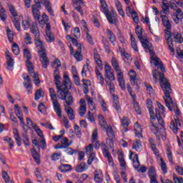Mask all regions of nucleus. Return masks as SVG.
I'll return each instance as SVG.
<instances>
[{"instance_id":"obj_16","label":"nucleus","mask_w":183,"mask_h":183,"mask_svg":"<svg viewBox=\"0 0 183 183\" xmlns=\"http://www.w3.org/2000/svg\"><path fill=\"white\" fill-rule=\"evenodd\" d=\"M54 65H56V66L54 71V73H53L54 78V79H56V78L57 76V79H61V73L59 72V68H61V66L62 65L61 64V61H59V59H56L54 61Z\"/></svg>"},{"instance_id":"obj_47","label":"nucleus","mask_w":183,"mask_h":183,"mask_svg":"<svg viewBox=\"0 0 183 183\" xmlns=\"http://www.w3.org/2000/svg\"><path fill=\"white\" fill-rule=\"evenodd\" d=\"M59 169H60L61 172H68L69 171H72V166L70 164H61L59 167Z\"/></svg>"},{"instance_id":"obj_64","label":"nucleus","mask_w":183,"mask_h":183,"mask_svg":"<svg viewBox=\"0 0 183 183\" xmlns=\"http://www.w3.org/2000/svg\"><path fill=\"white\" fill-rule=\"evenodd\" d=\"M173 179L175 183H183V178L178 177L176 174H173Z\"/></svg>"},{"instance_id":"obj_24","label":"nucleus","mask_w":183,"mask_h":183,"mask_svg":"<svg viewBox=\"0 0 183 183\" xmlns=\"http://www.w3.org/2000/svg\"><path fill=\"white\" fill-rule=\"evenodd\" d=\"M79 115L80 117H84L86 112V102L84 99H80V107H79Z\"/></svg>"},{"instance_id":"obj_27","label":"nucleus","mask_w":183,"mask_h":183,"mask_svg":"<svg viewBox=\"0 0 183 183\" xmlns=\"http://www.w3.org/2000/svg\"><path fill=\"white\" fill-rule=\"evenodd\" d=\"M147 174L150 180L157 179V169L155 168V167L152 166L149 167Z\"/></svg>"},{"instance_id":"obj_31","label":"nucleus","mask_w":183,"mask_h":183,"mask_svg":"<svg viewBox=\"0 0 183 183\" xmlns=\"http://www.w3.org/2000/svg\"><path fill=\"white\" fill-rule=\"evenodd\" d=\"M117 154L120 167L125 168L127 167V162H125V159H124V152L121 150H118Z\"/></svg>"},{"instance_id":"obj_15","label":"nucleus","mask_w":183,"mask_h":183,"mask_svg":"<svg viewBox=\"0 0 183 183\" xmlns=\"http://www.w3.org/2000/svg\"><path fill=\"white\" fill-rule=\"evenodd\" d=\"M61 144H57L55 146V149H64L68 148L71 143H69V139L67 137H63L60 141Z\"/></svg>"},{"instance_id":"obj_4","label":"nucleus","mask_w":183,"mask_h":183,"mask_svg":"<svg viewBox=\"0 0 183 183\" xmlns=\"http://www.w3.org/2000/svg\"><path fill=\"white\" fill-rule=\"evenodd\" d=\"M40 37H35L34 42L36 45V48L39 49L38 54L40 58V61L42 64L43 68L46 69L48 68V65H49V60L48 59V56H46V49L45 46H44V43L41 39Z\"/></svg>"},{"instance_id":"obj_50","label":"nucleus","mask_w":183,"mask_h":183,"mask_svg":"<svg viewBox=\"0 0 183 183\" xmlns=\"http://www.w3.org/2000/svg\"><path fill=\"white\" fill-rule=\"evenodd\" d=\"M162 11H160V15H162V14H167V12L169 11V4L163 1L162 3Z\"/></svg>"},{"instance_id":"obj_46","label":"nucleus","mask_w":183,"mask_h":183,"mask_svg":"<svg viewBox=\"0 0 183 183\" xmlns=\"http://www.w3.org/2000/svg\"><path fill=\"white\" fill-rule=\"evenodd\" d=\"M46 41L51 44V42H54L55 41V37L51 31H46Z\"/></svg>"},{"instance_id":"obj_14","label":"nucleus","mask_w":183,"mask_h":183,"mask_svg":"<svg viewBox=\"0 0 183 183\" xmlns=\"http://www.w3.org/2000/svg\"><path fill=\"white\" fill-rule=\"evenodd\" d=\"M102 149L104 158L107 159L109 164H114L112 156H111V153H109V151L108 150V147H107V144L105 143H102Z\"/></svg>"},{"instance_id":"obj_34","label":"nucleus","mask_w":183,"mask_h":183,"mask_svg":"<svg viewBox=\"0 0 183 183\" xmlns=\"http://www.w3.org/2000/svg\"><path fill=\"white\" fill-rule=\"evenodd\" d=\"M130 41H131V46L132 49L135 51V52H138V44L137 43V40L134 35H132V32L130 31Z\"/></svg>"},{"instance_id":"obj_23","label":"nucleus","mask_w":183,"mask_h":183,"mask_svg":"<svg viewBox=\"0 0 183 183\" xmlns=\"http://www.w3.org/2000/svg\"><path fill=\"white\" fill-rule=\"evenodd\" d=\"M119 49L123 60L126 62V64H131V62H132V56H131L129 54L125 52V50L122 49L121 47H119Z\"/></svg>"},{"instance_id":"obj_30","label":"nucleus","mask_w":183,"mask_h":183,"mask_svg":"<svg viewBox=\"0 0 183 183\" xmlns=\"http://www.w3.org/2000/svg\"><path fill=\"white\" fill-rule=\"evenodd\" d=\"M118 78V82L120 88L122 89V91H125L127 89V87H125V80L124 79V73H119L117 74Z\"/></svg>"},{"instance_id":"obj_6","label":"nucleus","mask_w":183,"mask_h":183,"mask_svg":"<svg viewBox=\"0 0 183 183\" xmlns=\"http://www.w3.org/2000/svg\"><path fill=\"white\" fill-rule=\"evenodd\" d=\"M156 115L155 118L157 119V128L155 130V132H152L156 136L157 141L161 139V137H164L165 135V122H164V119L161 117V112H159V109H156Z\"/></svg>"},{"instance_id":"obj_38","label":"nucleus","mask_w":183,"mask_h":183,"mask_svg":"<svg viewBox=\"0 0 183 183\" xmlns=\"http://www.w3.org/2000/svg\"><path fill=\"white\" fill-rule=\"evenodd\" d=\"M21 77L23 78V79H24V81L23 82V85L24 86H29L31 85H32V81H31V78H29V75L26 74H23Z\"/></svg>"},{"instance_id":"obj_18","label":"nucleus","mask_w":183,"mask_h":183,"mask_svg":"<svg viewBox=\"0 0 183 183\" xmlns=\"http://www.w3.org/2000/svg\"><path fill=\"white\" fill-rule=\"evenodd\" d=\"M53 104V108L54 109V112L56 114L59 118H62V108L61 107V104L56 100L54 102H51Z\"/></svg>"},{"instance_id":"obj_61","label":"nucleus","mask_w":183,"mask_h":183,"mask_svg":"<svg viewBox=\"0 0 183 183\" xmlns=\"http://www.w3.org/2000/svg\"><path fill=\"white\" fill-rule=\"evenodd\" d=\"M9 9L10 14H11L14 18H16V16H18V13L16 12V10H15V7H14L13 5H9Z\"/></svg>"},{"instance_id":"obj_48","label":"nucleus","mask_w":183,"mask_h":183,"mask_svg":"<svg viewBox=\"0 0 183 183\" xmlns=\"http://www.w3.org/2000/svg\"><path fill=\"white\" fill-rule=\"evenodd\" d=\"M49 91L51 102L58 101V97H56V92H55V89L54 88H50Z\"/></svg>"},{"instance_id":"obj_49","label":"nucleus","mask_w":183,"mask_h":183,"mask_svg":"<svg viewBox=\"0 0 183 183\" xmlns=\"http://www.w3.org/2000/svg\"><path fill=\"white\" fill-rule=\"evenodd\" d=\"M134 134L138 138H142V128L139 124L135 126Z\"/></svg>"},{"instance_id":"obj_22","label":"nucleus","mask_w":183,"mask_h":183,"mask_svg":"<svg viewBox=\"0 0 183 183\" xmlns=\"http://www.w3.org/2000/svg\"><path fill=\"white\" fill-rule=\"evenodd\" d=\"M106 31L108 39L113 46H115V42H117V36H115V34H114L109 29H107Z\"/></svg>"},{"instance_id":"obj_12","label":"nucleus","mask_w":183,"mask_h":183,"mask_svg":"<svg viewBox=\"0 0 183 183\" xmlns=\"http://www.w3.org/2000/svg\"><path fill=\"white\" fill-rule=\"evenodd\" d=\"M164 38L167 41V45L169 46V51L172 52V54L175 53V49H174V44L172 41V36L171 35V31L168 30L164 31Z\"/></svg>"},{"instance_id":"obj_63","label":"nucleus","mask_w":183,"mask_h":183,"mask_svg":"<svg viewBox=\"0 0 183 183\" xmlns=\"http://www.w3.org/2000/svg\"><path fill=\"white\" fill-rule=\"evenodd\" d=\"M2 178L4 179L6 183L11 182V178L8 175V173H6V172L5 171L2 172Z\"/></svg>"},{"instance_id":"obj_8","label":"nucleus","mask_w":183,"mask_h":183,"mask_svg":"<svg viewBox=\"0 0 183 183\" xmlns=\"http://www.w3.org/2000/svg\"><path fill=\"white\" fill-rule=\"evenodd\" d=\"M100 11L104 14L107 21L109 22V24H115L114 17H112V13H111L108 9V4H107V1L105 0H100Z\"/></svg>"},{"instance_id":"obj_44","label":"nucleus","mask_w":183,"mask_h":183,"mask_svg":"<svg viewBox=\"0 0 183 183\" xmlns=\"http://www.w3.org/2000/svg\"><path fill=\"white\" fill-rule=\"evenodd\" d=\"M132 148H133V149H135L136 151L141 152V149H142V144H141V140L136 139L133 142Z\"/></svg>"},{"instance_id":"obj_35","label":"nucleus","mask_w":183,"mask_h":183,"mask_svg":"<svg viewBox=\"0 0 183 183\" xmlns=\"http://www.w3.org/2000/svg\"><path fill=\"white\" fill-rule=\"evenodd\" d=\"M83 82V92L85 95L89 92V88L88 86H91V81L82 79Z\"/></svg>"},{"instance_id":"obj_42","label":"nucleus","mask_w":183,"mask_h":183,"mask_svg":"<svg viewBox=\"0 0 183 183\" xmlns=\"http://www.w3.org/2000/svg\"><path fill=\"white\" fill-rule=\"evenodd\" d=\"M113 95V104H114V107L117 111H121V107H119V99L118 98V96H115V94H112Z\"/></svg>"},{"instance_id":"obj_21","label":"nucleus","mask_w":183,"mask_h":183,"mask_svg":"<svg viewBox=\"0 0 183 183\" xmlns=\"http://www.w3.org/2000/svg\"><path fill=\"white\" fill-rule=\"evenodd\" d=\"M94 58L97 66L102 71L104 69V64H102V60H101V56L97 50L94 51Z\"/></svg>"},{"instance_id":"obj_51","label":"nucleus","mask_w":183,"mask_h":183,"mask_svg":"<svg viewBox=\"0 0 183 183\" xmlns=\"http://www.w3.org/2000/svg\"><path fill=\"white\" fill-rule=\"evenodd\" d=\"M122 125L124 127V132H127L128 131V129H126L129 125V119L127 117H124L122 120Z\"/></svg>"},{"instance_id":"obj_53","label":"nucleus","mask_w":183,"mask_h":183,"mask_svg":"<svg viewBox=\"0 0 183 183\" xmlns=\"http://www.w3.org/2000/svg\"><path fill=\"white\" fill-rule=\"evenodd\" d=\"M160 167L163 174H167V172H168V167H167V163H165V162L162 159H160Z\"/></svg>"},{"instance_id":"obj_40","label":"nucleus","mask_w":183,"mask_h":183,"mask_svg":"<svg viewBox=\"0 0 183 183\" xmlns=\"http://www.w3.org/2000/svg\"><path fill=\"white\" fill-rule=\"evenodd\" d=\"M63 101H65L67 107H71L74 104V97L71 95V93H68L65 97V99H63Z\"/></svg>"},{"instance_id":"obj_1","label":"nucleus","mask_w":183,"mask_h":183,"mask_svg":"<svg viewBox=\"0 0 183 183\" xmlns=\"http://www.w3.org/2000/svg\"><path fill=\"white\" fill-rule=\"evenodd\" d=\"M54 84L57 89V97L59 99H65L67 94L69 92V88L72 86V83H71V79L68 74L64 75L63 84L61 85V79H58V76L54 79Z\"/></svg>"},{"instance_id":"obj_58","label":"nucleus","mask_w":183,"mask_h":183,"mask_svg":"<svg viewBox=\"0 0 183 183\" xmlns=\"http://www.w3.org/2000/svg\"><path fill=\"white\" fill-rule=\"evenodd\" d=\"M21 26H23L24 31H28V29L31 26V24H29V19H27L26 20H23L21 22Z\"/></svg>"},{"instance_id":"obj_28","label":"nucleus","mask_w":183,"mask_h":183,"mask_svg":"<svg viewBox=\"0 0 183 183\" xmlns=\"http://www.w3.org/2000/svg\"><path fill=\"white\" fill-rule=\"evenodd\" d=\"M178 127H181V122H179V119H175V122L174 121L170 123V129L173 131L174 134L178 132Z\"/></svg>"},{"instance_id":"obj_60","label":"nucleus","mask_w":183,"mask_h":183,"mask_svg":"<svg viewBox=\"0 0 183 183\" xmlns=\"http://www.w3.org/2000/svg\"><path fill=\"white\" fill-rule=\"evenodd\" d=\"M6 32H7V38L9 42H14V33L10 30L9 27L6 29Z\"/></svg>"},{"instance_id":"obj_17","label":"nucleus","mask_w":183,"mask_h":183,"mask_svg":"<svg viewBox=\"0 0 183 183\" xmlns=\"http://www.w3.org/2000/svg\"><path fill=\"white\" fill-rule=\"evenodd\" d=\"M142 46L146 52H149L150 55H155L154 46H152V44H151L149 41H143V44H142Z\"/></svg>"},{"instance_id":"obj_39","label":"nucleus","mask_w":183,"mask_h":183,"mask_svg":"<svg viewBox=\"0 0 183 183\" xmlns=\"http://www.w3.org/2000/svg\"><path fill=\"white\" fill-rule=\"evenodd\" d=\"M89 59H87L86 61V65L83 66V69L81 70V76H83V78H86V71H89Z\"/></svg>"},{"instance_id":"obj_5","label":"nucleus","mask_w":183,"mask_h":183,"mask_svg":"<svg viewBox=\"0 0 183 183\" xmlns=\"http://www.w3.org/2000/svg\"><path fill=\"white\" fill-rule=\"evenodd\" d=\"M104 78L107 86L110 91L111 94H114L115 92V84H114L115 81V74H114V69L109 66V64L104 65Z\"/></svg>"},{"instance_id":"obj_32","label":"nucleus","mask_w":183,"mask_h":183,"mask_svg":"<svg viewBox=\"0 0 183 183\" xmlns=\"http://www.w3.org/2000/svg\"><path fill=\"white\" fill-rule=\"evenodd\" d=\"M107 135L109 138H110L111 142H112V139H115V133H114V129H112V127L109 125L106 129Z\"/></svg>"},{"instance_id":"obj_26","label":"nucleus","mask_w":183,"mask_h":183,"mask_svg":"<svg viewBox=\"0 0 183 183\" xmlns=\"http://www.w3.org/2000/svg\"><path fill=\"white\" fill-rule=\"evenodd\" d=\"M94 181L96 183H102V181H104V174H102V171L99 169L95 170Z\"/></svg>"},{"instance_id":"obj_45","label":"nucleus","mask_w":183,"mask_h":183,"mask_svg":"<svg viewBox=\"0 0 183 183\" xmlns=\"http://www.w3.org/2000/svg\"><path fill=\"white\" fill-rule=\"evenodd\" d=\"M86 169H88V167H86V163L85 162H81L76 167V172H84V171H86Z\"/></svg>"},{"instance_id":"obj_2","label":"nucleus","mask_w":183,"mask_h":183,"mask_svg":"<svg viewBox=\"0 0 183 183\" xmlns=\"http://www.w3.org/2000/svg\"><path fill=\"white\" fill-rule=\"evenodd\" d=\"M152 61H153V64H154L155 66H157L158 69H160L161 72L158 71V70L154 69L152 71V75L153 79L157 84L158 82V74L159 76V81L160 84H169L167 81V78H165V74H164V72H165V67H164V64H162V61L158 58L157 56L153 58L151 57Z\"/></svg>"},{"instance_id":"obj_25","label":"nucleus","mask_w":183,"mask_h":183,"mask_svg":"<svg viewBox=\"0 0 183 183\" xmlns=\"http://www.w3.org/2000/svg\"><path fill=\"white\" fill-rule=\"evenodd\" d=\"M111 62L112 66H113L114 71H116L117 75H119V74H124L121 69H119V63L118 62V60H117V58L112 57Z\"/></svg>"},{"instance_id":"obj_41","label":"nucleus","mask_w":183,"mask_h":183,"mask_svg":"<svg viewBox=\"0 0 183 183\" xmlns=\"http://www.w3.org/2000/svg\"><path fill=\"white\" fill-rule=\"evenodd\" d=\"M29 74H30L32 78H34L33 82L34 84H35V85H39V84H41V80H39V79L38 78L39 76L38 73H35L34 69H33L32 73L29 72Z\"/></svg>"},{"instance_id":"obj_3","label":"nucleus","mask_w":183,"mask_h":183,"mask_svg":"<svg viewBox=\"0 0 183 183\" xmlns=\"http://www.w3.org/2000/svg\"><path fill=\"white\" fill-rule=\"evenodd\" d=\"M160 86L162 91L164 93V99L166 103V107L169 109V111H175L178 108L177 104L174 103L172 100V97H171V94L172 92V89H171V84L169 83H164L160 84Z\"/></svg>"},{"instance_id":"obj_36","label":"nucleus","mask_w":183,"mask_h":183,"mask_svg":"<svg viewBox=\"0 0 183 183\" xmlns=\"http://www.w3.org/2000/svg\"><path fill=\"white\" fill-rule=\"evenodd\" d=\"M13 134L14 139H16V144L18 147H21L22 145V142H21V137L19 136V132H18V129H14L13 130Z\"/></svg>"},{"instance_id":"obj_29","label":"nucleus","mask_w":183,"mask_h":183,"mask_svg":"<svg viewBox=\"0 0 183 183\" xmlns=\"http://www.w3.org/2000/svg\"><path fill=\"white\" fill-rule=\"evenodd\" d=\"M30 151L36 164L39 165L41 164V155H39V153L36 152V149H35V148L31 149Z\"/></svg>"},{"instance_id":"obj_52","label":"nucleus","mask_w":183,"mask_h":183,"mask_svg":"<svg viewBox=\"0 0 183 183\" xmlns=\"http://www.w3.org/2000/svg\"><path fill=\"white\" fill-rule=\"evenodd\" d=\"M14 108H15L14 112H15V114H16L17 118H19V119L20 121H21V118L22 119H24V117H23L24 114H22V112H21V110L19 109V106L18 104H16V105L14 106Z\"/></svg>"},{"instance_id":"obj_56","label":"nucleus","mask_w":183,"mask_h":183,"mask_svg":"<svg viewBox=\"0 0 183 183\" xmlns=\"http://www.w3.org/2000/svg\"><path fill=\"white\" fill-rule=\"evenodd\" d=\"M87 104L90 111H95L96 107L94 103V100L92 98H87Z\"/></svg>"},{"instance_id":"obj_11","label":"nucleus","mask_w":183,"mask_h":183,"mask_svg":"<svg viewBox=\"0 0 183 183\" xmlns=\"http://www.w3.org/2000/svg\"><path fill=\"white\" fill-rule=\"evenodd\" d=\"M149 115H150V122L152 124L149 125V129L152 132H155L157 128H158V123L157 122V119L154 116V110L152 107H148Z\"/></svg>"},{"instance_id":"obj_59","label":"nucleus","mask_w":183,"mask_h":183,"mask_svg":"<svg viewBox=\"0 0 183 183\" xmlns=\"http://www.w3.org/2000/svg\"><path fill=\"white\" fill-rule=\"evenodd\" d=\"M13 24L16 31H19V32H21V23L19 22V20H18L16 18H14L13 19Z\"/></svg>"},{"instance_id":"obj_57","label":"nucleus","mask_w":183,"mask_h":183,"mask_svg":"<svg viewBox=\"0 0 183 183\" xmlns=\"http://www.w3.org/2000/svg\"><path fill=\"white\" fill-rule=\"evenodd\" d=\"M133 167L134 168H139L141 164L139 163V159L138 158V154H135L133 159Z\"/></svg>"},{"instance_id":"obj_20","label":"nucleus","mask_w":183,"mask_h":183,"mask_svg":"<svg viewBox=\"0 0 183 183\" xmlns=\"http://www.w3.org/2000/svg\"><path fill=\"white\" fill-rule=\"evenodd\" d=\"M144 29H142L139 25H137L136 26V34L137 35L138 39H139L142 45H143V43L145 42V41H148L147 39H144Z\"/></svg>"},{"instance_id":"obj_33","label":"nucleus","mask_w":183,"mask_h":183,"mask_svg":"<svg viewBox=\"0 0 183 183\" xmlns=\"http://www.w3.org/2000/svg\"><path fill=\"white\" fill-rule=\"evenodd\" d=\"M65 111L71 121L75 119V115L74 114V109L71 107H68L64 104Z\"/></svg>"},{"instance_id":"obj_37","label":"nucleus","mask_w":183,"mask_h":183,"mask_svg":"<svg viewBox=\"0 0 183 183\" xmlns=\"http://www.w3.org/2000/svg\"><path fill=\"white\" fill-rule=\"evenodd\" d=\"M102 42L103 44V46L104 48V50L107 53V54H111V43H109V41H108L107 39H103L102 40Z\"/></svg>"},{"instance_id":"obj_55","label":"nucleus","mask_w":183,"mask_h":183,"mask_svg":"<svg viewBox=\"0 0 183 183\" xmlns=\"http://www.w3.org/2000/svg\"><path fill=\"white\" fill-rule=\"evenodd\" d=\"M37 148L39 151V149H41V148L44 150L46 149V141L45 140V139H42L39 141Z\"/></svg>"},{"instance_id":"obj_10","label":"nucleus","mask_w":183,"mask_h":183,"mask_svg":"<svg viewBox=\"0 0 183 183\" xmlns=\"http://www.w3.org/2000/svg\"><path fill=\"white\" fill-rule=\"evenodd\" d=\"M39 0H34V4L31 6V12L34 19L39 21L41 19V11L39 9H41L42 6H41V2L38 1Z\"/></svg>"},{"instance_id":"obj_62","label":"nucleus","mask_w":183,"mask_h":183,"mask_svg":"<svg viewBox=\"0 0 183 183\" xmlns=\"http://www.w3.org/2000/svg\"><path fill=\"white\" fill-rule=\"evenodd\" d=\"M12 51L14 55H19V46L17 44L14 43L12 45Z\"/></svg>"},{"instance_id":"obj_19","label":"nucleus","mask_w":183,"mask_h":183,"mask_svg":"<svg viewBox=\"0 0 183 183\" xmlns=\"http://www.w3.org/2000/svg\"><path fill=\"white\" fill-rule=\"evenodd\" d=\"M29 28L31 34L34 35V38H39L41 36V34H39V29L38 28V24H36V22H33Z\"/></svg>"},{"instance_id":"obj_13","label":"nucleus","mask_w":183,"mask_h":183,"mask_svg":"<svg viewBox=\"0 0 183 183\" xmlns=\"http://www.w3.org/2000/svg\"><path fill=\"white\" fill-rule=\"evenodd\" d=\"M11 54L9 51H6V69L7 71H14V65L15 62H14V59H12Z\"/></svg>"},{"instance_id":"obj_7","label":"nucleus","mask_w":183,"mask_h":183,"mask_svg":"<svg viewBox=\"0 0 183 183\" xmlns=\"http://www.w3.org/2000/svg\"><path fill=\"white\" fill-rule=\"evenodd\" d=\"M66 38L67 41H71V42H72V44L76 46V48H77L74 54V56L77 62H81V61L84 59V56H82V48L84 47V45L78 43V40L71 36V35H67Z\"/></svg>"},{"instance_id":"obj_54","label":"nucleus","mask_w":183,"mask_h":183,"mask_svg":"<svg viewBox=\"0 0 183 183\" xmlns=\"http://www.w3.org/2000/svg\"><path fill=\"white\" fill-rule=\"evenodd\" d=\"M99 122L102 129H107V122L104 119V116L101 114L99 116Z\"/></svg>"},{"instance_id":"obj_9","label":"nucleus","mask_w":183,"mask_h":183,"mask_svg":"<svg viewBox=\"0 0 183 183\" xmlns=\"http://www.w3.org/2000/svg\"><path fill=\"white\" fill-rule=\"evenodd\" d=\"M24 56L26 58V66L27 68L28 72H30V74H32L34 72V64H32V61H31V59H32V56L31 55V51H29V49H24Z\"/></svg>"},{"instance_id":"obj_43","label":"nucleus","mask_w":183,"mask_h":183,"mask_svg":"<svg viewBox=\"0 0 183 183\" xmlns=\"http://www.w3.org/2000/svg\"><path fill=\"white\" fill-rule=\"evenodd\" d=\"M171 36L172 38H174L175 42H179V44H182V42H183V38L179 33L174 32L171 34Z\"/></svg>"}]
</instances>
